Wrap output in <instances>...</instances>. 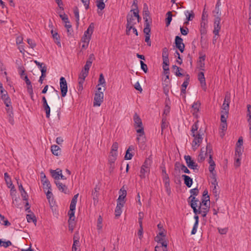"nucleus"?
Masks as SVG:
<instances>
[{"label": "nucleus", "instance_id": "1", "mask_svg": "<svg viewBox=\"0 0 251 251\" xmlns=\"http://www.w3.org/2000/svg\"><path fill=\"white\" fill-rule=\"evenodd\" d=\"M91 64L90 63L86 62L85 65L84 66V68L81 70L78 77V84L79 88L82 89L83 84L84 82L85 78L87 76L90 68L91 66Z\"/></svg>", "mask_w": 251, "mask_h": 251}, {"label": "nucleus", "instance_id": "16", "mask_svg": "<svg viewBox=\"0 0 251 251\" xmlns=\"http://www.w3.org/2000/svg\"><path fill=\"white\" fill-rule=\"evenodd\" d=\"M124 205V203L118 202L117 203V206L116 207L115 210V216L116 217H119L122 213V208L123 207Z\"/></svg>", "mask_w": 251, "mask_h": 251}, {"label": "nucleus", "instance_id": "64", "mask_svg": "<svg viewBox=\"0 0 251 251\" xmlns=\"http://www.w3.org/2000/svg\"><path fill=\"white\" fill-rule=\"evenodd\" d=\"M97 6L99 9H100L101 10L104 8L105 4L102 1H97Z\"/></svg>", "mask_w": 251, "mask_h": 251}, {"label": "nucleus", "instance_id": "31", "mask_svg": "<svg viewBox=\"0 0 251 251\" xmlns=\"http://www.w3.org/2000/svg\"><path fill=\"white\" fill-rule=\"evenodd\" d=\"M150 169H146L141 167L140 172V176L142 178H145L150 173Z\"/></svg>", "mask_w": 251, "mask_h": 251}, {"label": "nucleus", "instance_id": "42", "mask_svg": "<svg viewBox=\"0 0 251 251\" xmlns=\"http://www.w3.org/2000/svg\"><path fill=\"white\" fill-rule=\"evenodd\" d=\"M78 196V194L75 195L71 201L70 205H71V207L73 209V208H74L75 206H76V204Z\"/></svg>", "mask_w": 251, "mask_h": 251}, {"label": "nucleus", "instance_id": "25", "mask_svg": "<svg viewBox=\"0 0 251 251\" xmlns=\"http://www.w3.org/2000/svg\"><path fill=\"white\" fill-rule=\"evenodd\" d=\"M79 245V241L78 238L75 235L74 237V243L72 247V251H79V249L77 248Z\"/></svg>", "mask_w": 251, "mask_h": 251}, {"label": "nucleus", "instance_id": "57", "mask_svg": "<svg viewBox=\"0 0 251 251\" xmlns=\"http://www.w3.org/2000/svg\"><path fill=\"white\" fill-rule=\"evenodd\" d=\"M169 51L166 47L162 49V58H169Z\"/></svg>", "mask_w": 251, "mask_h": 251}, {"label": "nucleus", "instance_id": "28", "mask_svg": "<svg viewBox=\"0 0 251 251\" xmlns=\"http://www.w3.org/2000/svg\"><path fill=\"white\" fill-rule=\"evenodd\" d=\"M51 151L54 155L58 156L60 154L61 150L58 146L53 145L51 147Z\"/></svg>", "mask_w": 251, "mask_h": 251}, {"label": "nucleus", "instance_id": "8", "mask_svg": "<svg viewBox=\"0 0 251 251\" xmlns=\"http://www.w3.org/2000/svg\"><path fill=\"white\" fill-rule=\"evenodd\" d=\"M198 203V206H199L200 210L201 211H209L210 203V200H201V201H199Z\"/></svg>", "mask_w": 251, "mask_h": 251}, {"label": "nucleus", "instance_id": "59", "mask_svg": "<svg viewBox=\"0 0 251 251\" xmlns=\"http://www.w3.org/2000/svg\"><path fill=\"white\" fill-rule=\"evenodd\" d=\"M27 92L29 94L30 96H31L33 94V88L31 85V82L27 84Z\"/></svg>", "mask_w": 251, "mask_h": 251}, {"label": "nucleus", "instance_id": "33", "mask_svg": "<svg viewBox=\"0 0 251 251\" xmlns=\"http://www.w3.org/2000/svg\"><path fill=\"white\" fill-rule=\"evenodd\" d=\"M167 18L165 19L166 21V26H169L170 25V23L172 20V14L171 11H169L166 14Z\"/></svg>", "mask_w": 251, "mask_h": 251}, {"label": "nucleus", "instance_id": "9", "mask_svg": "<svg viewBox=\"0 0 251 251\" xmlns=\"http://www.w3.org/2000/svg\"><path fill=\"white\" fill-rule=\"evenodd\" d=\"M175 43L176 48L178 49L181 52H183L185 48V45L183 43V39L180 37L176 36L175 37Z\"/></svg>", "mask_w": 251, "mask_h": 251}, {"label": "nucleus", "instance_id": "63", "mask_svg": "<svg viewBox=\"0 0 251 251\" xmlns=\"http://www.w3.org/2000/svg\"><path fill=\"white\" fill-rule=\"evenodd\" d=\"M90 39L91 37H89V36L84 35L82 37L81 41L83 43L89 44Z\"/></svg>", "mask_w": 251, "mask_h": 251}, {"label": "nucleus", "instance_id": "19", "mask_svg": "<svg viewBox=\"0 0 251 251\" xmlns=\"http://www.w3.org/2000/svg\"><path fill=\"white\" fill-rule=\"evenodd\" d=\"M187 165L189 168L192 169H195L197 168V165L194 162L192 158H184Z\"/></svg>", "mask_w": 251, "mask_h": 251}, {"label": "nucleus", "instance_id": "54", "mask_svg": "<svg viewBox=\"0 0 251 251\" xmlns=\"http://www.w3.org/2000/svg\"><path fill=\"white\" fill-rule=\"evenodd\" d=\"M191 196L189 198V199H192L194 197L192 196H197L199 193V190L198 188H195L190 190Z\"/></svg>", "mask_w": 251, "mask_h": 251}, {"label": "nucleus", "instance_id": "14", "mask_svg": "<svg viewBox=\"0 0 251 251\" xmlns=\"http://www.w3.org/2000/svg\"><path fill=\"white\" fill-rule=\"evenodd\" d=\"M127 193L126 190L123 187L119 191V196L117 199V202L124 203H125V199Z\"/></svg>", "mask_w": 251, "mask_h": 251}, {"label": "nucleus", "instance_id": "29", "mask_svg": "<svg viewBox=\"0 0 251 251\" xmlns=\"http://www.w3.org/2000/svg\"><path fill=\"white\" fill-rule=\"evenodd\" d=\"M55 184L56 186H57L58 189L62 192L66 193V190H67V187L66 186L63 184H62L61 182H60L59 181H55Z\"/></svg>", "mask_w": 251, "mask_h": 251}, {"label": "nucleus", "instance_id": "49", "mask_svg": "<svg viewBox=\"0 0 251 251\" xmlns=\"http://www.w3.org/2000/svg\"><path fill=\"white\" fill-rule=\"evenodd\" d=\"M101 85L103 87H105V86L106 85L105 79H104V76L102 74H100V75L98 85Z\"/></svg>", "mask_w": 251, "mask_h": 251}, {"label": "nucleus", "instance_id": "22", "mask_svg": "<svg viewBox=\"0 0 251 251\" xmlns=\"http://www.w3.org/2000/svg\"><path fill=\"white\" fill-rule=\"evenodd\" d=\"M155 241L158 243L157 245H166V247H167L168 244L167 242L165 240L164 237L157 235L155 237Z\"/></svg>", "mask_w": 251, "mask_h": 251}, {"label": "nucleus", "instance_id": "2", "mask_svg": "<svg viewBox=\"0 0 251 251\" xmlns=\"http://www.w3.org/2000/svg\"><path fill=\"white\" fill-rule=\"evenodd\" d=\"M127 23L126 25V34L130 35L132 26L137 24L136 18L134 17L132 13H128L126 16Z\"/></svg>", "mask_w": 251, "mask_h": 251}, {"label": "nucleus", "instance_id": "21", "mask_svg": "<svg viewBox=\"0 0 251 251\" xmlns=\"http://www.w3.org/2000/svg\"><path fill=\"white\" fill-rule=\"evenodd\" d=\"M182 177L184 179V184L188 187H190L193 183V179L189 176L186 175H183Z\"/></svg>", "mask_w": 251, "mask_h": 251}, {"label": "nucleus", "instance_id": "55", "mask_svg": "<svg viewBox=\"0 0 251 251\" xmlns=\"http://www.w3.org/2000/svg\"><path fill=\"white\" fill-rule=\"evenodd\" d=\"M4 179L7 184H10L11 185L12 184L11 178L9 176L7 173H5L4 174Z\"/></svg>", "mask_w": 251, "mask_h": 251}, {"label": "nucleus", "instance_id": "58", "mask_svg": "<svg viewBox=\"0 0 251 251\" xmlns=\"http://www.w3.org/2000/svg\"><path fill=\"white\" fill-rule=\"evenodd\" d=\"M1 94V98L4 101L7 100L8 99H10L8 95L7 92L4 90V92L0 93Z\"/></svg>", "mask_w": 251, "mask_h": 251}, {"label": "nucleus", "instance_id": "7", "mask_svg": "<svg viewBox=\"0 0 251 251\" xmlns=\"http://www.w3.org/2000/svg\"><path fill=\"white\" fill-rule=\"evenodd\" d=\"M103 92H97L94 96L93 106H100L103 101Z\"/></svg>", "mask_w": 251, "mask_h": 251}, {"label": "nucleus", "instance_id": "50", "mask_svg": "<svg viewBox=\"0 0 251 251\" xmlns=\"http://www.w3.org/2000/svg\"><path fill=\"white\" fill-rule=\"evenodd\" d=\"M188 82L187 81H184L181 85V94H185L186 93V89L188 85Z\"/></svg>", "mask_w": 251, "mask_h": 251}, {"label": "nucleus", "instance_id": "61", "mask_svg": "<svg viewBox=\"0 0 251 251\" xmlns=\"http://www.w3.org/2000/svg\"><path fill=\"white\" fill-rule=\"evenodd\" d=\"M210 200L209 196L208 194V191L207 190H205L202 194V197L201 199V200Z\"/></svg>", "mask_w": 251, "mask_h": 251}, {"label": "nucleus", "instance_id": "13", "mask_svg": "<svg viewBox=\"0 0 251 251\" xmlns=\"http://www.w3.org/2000/svg\"><path fill=\"white\" fill-rule=\"evenodd\" d=\"M133 121L134 122V127L136 128V129L143 128L142 120L136 113L134 115Z\"/></svg>", "mask_w": 251, "mask_h": 251}, {"label": "nucleus", "instance_id": "56", "mask_svg": "<svg viewBox=\"0 0 251 251\" xmlns=\"http://www.w3.org/2000/svg\"><path fill=\"white\" fill-rule=\"evenodd\" d=\"M46 76V75L45 68H44V69L43 68V69H42L41 75L40 76V77L39 78V82L40 83L42 84L43 83V79L45 78Z\"/></svg>", "mask_w": 251, "mask_h": 251}, {"label": "nucleus", "instance_id": "35", "mask_svg": "<svg viewBox=\"0 0 251 251\" xmlns=\"http://www.w3.org/2000/svg\"><path fill=\"white\" fill-rule=\"evenodd\" d=\"M26 219L28 223L33 222L35 224L36 222V218L33 214L26 215Z\"/></svg>", "mask_w": 251, "mask_h": 251}, {"label": "nucleus", "instance_id": "44", "mask_svg": "<svg viewBox=\"0 0 251 251\" xmlns=\"http://www.w3.org/2000/svg\"><path fill=\"white\" fill-rule=\"evenodd\" d=\"M243 149L242 147H236L235 149V155L238 157H240L242 154Z\"/></svg>", "mask_w": 251, "mask_h": 251}, {"label": "nucleus", "instance_id": "39", "mask_svg": "<svg viewBox=\"0 0 251 251\" xmlns=\"http://www.w3.org/2000/svg\"><path fill=\"white\" fill-rule=\"evenodd\" d=\"M75 206L74 207L73 209L71 207V205H70V211L68 212V214L70 216L69 220H72L73 219H75Z\"/></svg>", "mask_w": 251, "mask_h": 251}, {"label": "nucleus", "instance_id": "15", "mask_svg": "<svg viewBox=\"0 0 251 251\" xmlns=\"http://www.w3.org/2000/svg\"><path fill=\"white\" fill-rule=\"evenodd\" d=\"M203 135V133L201 134L199 132L197 134H195V136L194 137V139L193 141V146H199L200 143L201 142L202 140L203 139L202 135Z\"/></svg>", "mask_w": 251, "mask_h": 251}, {"label": "nucleus", "instance_id": "32", "mask_svg": "<svg viewBox=\"0 0 251 251\" xmlns=\"http://www.w3.org/2000/svg\"><path fill=\"white\" fill-rule=\"evenodd\" d=\"M134 151V147L133 146H130L127 150L126 151V155L125 157H127V155H128V157H133L134 155V153L132 152Z\"/></svg>", "mask_w": 251, "mask_h": 251}, {"label": "nucleus", "instance_id": "17", "mask_svg": "<svg viewBox=\"0 0 251 251\" xmlns=\"http://www.w3.org/2000/svg\"><path fill=\"white\" fill-rule=\"evenodd\" d=\"M207 21H201L200 32L201 35H204L207 32Z\"/></svg>", "mask_w": 251, "mask_h": 251}, {"label": "nucleus", "instance_id": "4", "mask_svg": "<svg viewBox=\"0 0 251 251\" xmlns=\"http://www.w3.org/2000/svg\"><path fill=\"white\" fill-rule=\"evenodd\" d=\"M59 84L61 96L62 97H65L68 92L67 83L65 77L63 76L60 77Z\"/></svg>", "mask_w": 251, "mask_h": 251}, {"label": "nucleus", "instance_id": "10", "mask_svg": "<svg viewBox=\"0 0 251 251\" xmlns=\"http://www.w3.org/2000/svg\"><path fill=\"white\" fill-rule=\"evenodd\" d=\"M150 14L147 4L146 3H144L143 6V19L144 20L145 23L152 22L150 16Z\"/></svg>", "mask_w": 251, "mask_h": 251}, {"label": "nucleus", "instance_id": "3", "mask_svg": "<svg viewBox=\"0 0 251 251\" xmlns=\"http://www.w3.org/2000/svg\"><path fill=\"white\" fill-rule=\"evenodd\" d=\"M230 102V94L227 92L225 94L224 103L222 105V110H221L222 113H225V115L228 114L229 111V104Z\"/></svg>", "mask_w": 251, "mask_h": 251}, {"label": "nucleus", "instance_id": "6", "mask_svg": "<svg viewBox=\"0 0 251 251\" xmlns=\"http://www.w3.org/2000/svg\"><path fill=\"white\" fill-rule=\"evenodd\" d=\"M136 132L138 134L137 140L140 145L143 146L146 142L144 128L137 129Z\"/></svg>", "mask_w": 251, "mask_h": 251}, {"label": "nucleus", "instance_id": "12", "mask_svg": "<svg viewBox=\"0 0 251 251\" xmlns=\"http://www.w3.org/2000/svg\"><path fill=\"white\" fill-rule=\"evenodd\" d=\"M221 18L217 17L214 19L213 33L216 35H219V31L221 29L220 25Z\"/></svg>", "mask_w": 251, "mask_h": 251}, {"label": "nucleus", "instance_id": "34", "mask_svg": "<svg viewBox=\"0 0 251 251\" xmlns=\"http://www.w3.org/2000/svg\"><path fill=\"white\" fill-rule=\"evenodd\" d=\"M74 13L75 15V21L76 23L77 26H78L79 25V10L77 7H75L74 8Z\"/></svg>", "mask_w": 251, "mask_h": 251}, {"label": "nucleus", "instance_id": "18", "mask_svg": "<svg viewBox=\"0 0 251 251\" xmlns=\"http://www.w3.org/2000/svg\"><path fill=\"white\" fill-rule=\"evenodd\" d=\"M198 80L200 82L201 84V86L203 88H205L206 87V82H205V78L204 75V73L202 72H201L199 73L198 75Z\"/></svg>", "mask_w": 251, "mask_h": 251}, {"label": "nucleus", "instance_id": "60", "mask_svg": "<svg viewBox=\"0 0 251 251\" xmlns=\"http://www.w3.org/2000/svg\"><path fill=\"white\" fill-rule=\"evenodd\" d=\"M180 30L183 35H187L189 32V29L187 27H180Z\"/></svg>", "mask_w": 251, "mask_h": 251}, {"label": "nucleus", "instance_id": "52", "mask_svg": "<svg viewBox=\"0 0 251 251\" xmlns=\"http://www.w3.org/2000/svg\"><path fill=\"white\" fill-rule=\"evenodd\" d=\"M198 121L195 122L192 126L191 132L192 133L193 136H195V131H197L198 129Z\"/></svg>", "mask_w": 251, "mask_h": 251}, {"label": "nucleus", "instance_id": "24", "mask_svg": "<svg viewBox=\"0 0 251 251\" xmlns=\"http://www.w3.org/2000/svg\"><path fill=\"white\" fill-rule=\"evenodd\" d=\"M218 182L217 181L216 178L212 179L211 187L212 189V192L215 196H216L218 195V191L216 188Z\"/></svg>", "mask_w": 251, "mask_h": 251}, {"label": "nucleus", "instance_id": "48", "mask_svg": "<svg viewBox=\"0 0 251 251\" xmlns=\"http://www.w3.org/2000/svg\"><path fill=\"white\" fill-rule=\"evenodd\" d=\"M213 13H214V16L215 18L217 17L220 18L221 12L220 9V7L215 6V10L213 11Z\"/></svg>", "mask_w": 251, "mask_h": 251}, {"label": "nucleus", "instance_id": "26", "mask_svg": "<svg viewBox=\"0 0 251 251\" xmlns=\"http://www.w3.org/2000/svg\"><path fill=\"white\" fill-rule=\"evenodd\" d=\"M151 22H146L144 23V28L143 30L144 33L145 35H151V28L150 26Z\"/></svg>", "mask_w": 251, "mask_h": 251}, {"label": "nucleus", "instance_id": "46", "mask_svg": "<svg viewBox=\"0 0 251 251\" xmlns=\"http://www.w3.org/2000/svg\"><path fill=\"white\" fill-rule=\"evenodd\" d=\"M151 160L150 159V158H147L146 160L145 161L143 165H142V167H143L146 169H150L151 164Z\"/></svg>", "mask_w": 251, "mask_h": 251}, {"label": "nucleus", "instance_id": "5", "mask_svg": "<svg viewBox=\"0 0 251 251\" xmlns=\"http://www.w3.org/2000/svg\"><path fill=\"white\" fill-rule=\"evenodd\" d=\"M199 202V200L196 199L195 197L192 198L191 200L190 206L191 208L193 210V212L195 214V215H198L201 213V210L199 206H198V202Z\"/></svg>", "mask_w": 251, "mask_h": 251}, {"label": "nucleus", "instance_id": "38", "mask_svg": "<svg viewBox=\"0 0 251 251\" xmlns=\"http://www.w3.org/2000/svg\"><path fill=\"white\" fill-rule=\"evenodd\" d=\"M154 251H168L166 245H157L155 247Z\"/></svg>", "mask_w": 251, "mask_h": 251}, {"label": "nucleus", "instance_id": "45", "mask_svg": "<svg viewBox=\"0 0 251 251\" xmlns=\"http://www.w3.org/2000/svg\"><path fill=\"white\" fill-rule=\"evenodd\" d=\"M162 178L165 186L169 185V177L167 174H162Z\"/></svg>", "mask_w": 251, "mask_h": 251}, {"label": "nucleus", "instance_id": "51", "mask_svg": "<svg viewBox=\"0 0 251 251\" xmlns=\"http://www.w3.org/2000/svg\"><path fill=\"white\" fill-rule=\"evenodd\" d=\"M43 186L45 192L48 190H51V184L50 181L45 182V183H43Z\"/></svg>", "mask_w": 251, "mask_h": 251}, {"label": "nucleus", "instance_id": "47", "mask_svg": "<svg viewBox=\"0 0 251 251\" xmlns=\"http://www.w3.org/2000/svg\"><path fill=\"white\" fill-rule=\"evenodd\" d=\"M34 63L40 69L41 72H42V69L45 68L46 72H47V67L46 65L43 63H40L37 60L34 61Z\"/></svg>", "mask_w": 251, "mask_h": 251}, {"label": "nucleus", "instance_id": "11", "mask_svg": "<svg viewBox=\"0 0 251 251\" xmlns=\"http://www.w3.org/2000/svg\"><path fill=\"white\" fill-rule=\"evenodd\" d=\"M208 163L209 164V171L210 173L211 174V178H216V172L215 171V167L216 164L215 163V162L212 159V158H209Z\"/></svg>", "mask_w": 251, "mask_h": 251}, {"label": "nucleus", "instance_id": "23", "mask_svg": "<svg viewBox=\"0 0 251 251\" xmlns=\"http://www.w3.org/2000/svg\"><path fill=\"white\" fill-rule=\"evenodd\" d=\"M52 36L55 43L59 47H61V43L60 40V36L57 32H54L53 30L51 31Z\"/></svg>", "mask_w": 251, "mask_h": 251}, {"label": "nucleus", "instance_id": "20", "mask_svg": "<svg viewBox=\"0 0 251 251\" xmlns=\"http://www.w3.org/2000/svg\"><path fill=\"white\" fill-rule=\"evenodd\" d=\"M118 149V144L117 142H114L111 147L110 155L112 157L118 156L117 150Z\"/></svg>", "mask_w": 251, "mask_h": 251}, {"label": "nucleus", "instance_id": "40", "mask_svg": "<svg viewBox=\"0 0 251 251\" xmlns=\"http://www.w3.org/2000/svg\"><path fill=\"white\" fill-rule=\"evenodd\" d=\"M92 196H93V199L94 200V202L95 201L98 202V195H99V192L97 188H95L94 190L92 191Z\"/></svg>", "mask_w": 251, "mask_h": 251}, {"label": "nucleus", "instance_id": "62", "mask_svg": "<svg viewBox=\"0 0 251 251\" xmlns=\"http://www.w3.org/2000/svg\"><path fill=\"white\" fill-rule=\"evenodd\" d=\"M140 64L141 69L146 73L148 71L147 65L142 60L140 61Z\"/></svg>", "mask_w": 251, "mask_h": 251}, {"label": "nucleus", "instance_id": "43", "mask_svg": "<svg viewBox=\"0 0 251 251\" xmlns=\"http://www.w3.org/2000/svg\"><path fill=\"white\" fill-rule=\"evenodd\" d=\"M201 102L199 101H197L196 102H195L192 106V108L194 110L195 112H198L199 111V108L201 106Z\"/></svg>", "mask_w": 251, "mask_h": 251}, {"label": "nucleus", "instance_id": "53", "mask_svg": "<svg viewBox=\"0 0 251 251\" xmlns=\"http://www.w3.org/2000/svg\"><path fill=\"white\" fill-rule=\"evenodd\" d=\"M3 222V225L7 226H9L11 225V224L7 220H5V217L4 216L0 214V223Z\"/></svg>", "mask_w": 251, "mask_h": 251}, {"label": "nucleus", "instance_id": "36", "mask_svg": "<svg viewBox=\"0 0 251 251\" xmlns=\"http://www.w3.org/2000/svg\"><path fill=\"white\" fill-rule=\"evenodd\" d=\"M61 171L60 170V171H56V170H54V171H52L51 172V175H52V177L55 179H59L60 178V175H61Z\"/></svg>", "mask_w": 251, "mask_h": 251}, {"label": "nucleus", "instance_id": "41", "mask_svg": "<svg viewBox=\"0 0 251 251\" xmlns=\"http://www.w3.org/2000/svg\"><path fill=\"white\" fill-rule=\"evenodd\" d=\"M78 196V194L75 195L71 201L70 205H71V207L73 209V208H74L75 206H76V204Z\"/></svg>", "mask_w": 251, "mask_h": 251}, {"label": "nucleus", "instance_id": "27", "mask_svg": "<svg viewBox=\"0 0 251 251\" xmlns=\"http://www.w3.org/2000/svg\"><path fill=\"white\" fill-rule=\"evenodd\" d=\"M94 29V25L92 23L89 25L86 31H85L84 35L89 36V37H91V35L93 33Z\"/></svg>", "mask_w": 251, "mask_h": 251}, {"label": "nucleus", "instance_id": "30", "mask_svg": "<svg viewBox=\"0 0 251 251\" xmlns=\"http://www.w3.org/2000/svg\"><path fill=\"white\" fill-rule=\"evenodd\" d=\"M185 15L186 17V20L188 21H192L195 17V14L192 10L191 11H186L185 12Z\"/></svg>", "mask_w": 251, "mask_h": 251}, {"label": "nucleus", "instance_id": "37", "mask_svg": "<svg viewBox=\"0 0 251 251\" xmlns=\"http://www.w3.org/2000/svg\"><path fill=\"white\" fill-rule=\"evenodd\" d=\"M97 227L98 230H101L102 228V218L100 215L98 218Z\"/></svg>", "mask_w": 251, "mask_h": 251}]
</instances>
